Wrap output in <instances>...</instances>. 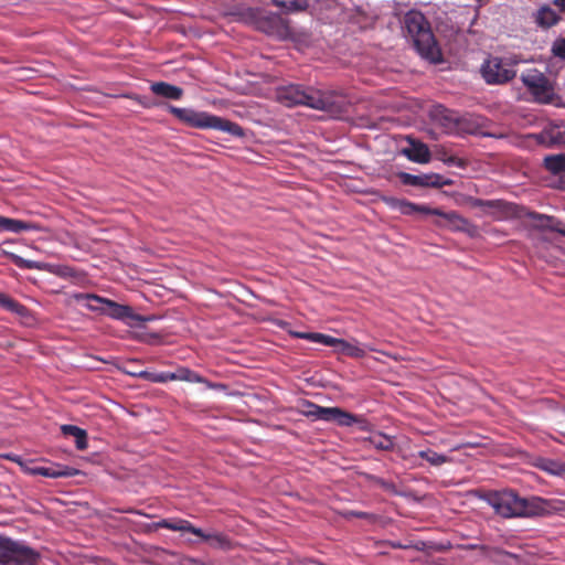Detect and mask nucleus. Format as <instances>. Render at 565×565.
Listing matches in <instances>:
<instances>
[{"label":"nucleus","instance_id":"f257e3e1","mask_svg":"<svg viewBox=\"0 0 565 565\" xmlns=\"http://www.w3.org/2000/svg\"><path fill=\"white\" fill-rule=\"evenodd\" d=\"M277 100L287 106H308L313 109L326 111L330 117L343 120H351L358 127L376 128L377 119L383 117H364L361 113L366 108V103L361 102L353 105L348 96L333 92H322L313 87H303L290 84L279 87L276 93Z\"/></svg>","mask_w":565,"mask_h":565},{"label":"nucleus","instance_id":"f03ea898","mask_svg":"<svg viewBox=\"0 0 565 565\" xmlns=\"http://www.w3.org/2000/svg\"><path fill=\"white\" fill-rule=\"evenodd\" d=\"M479 499L505 519L542 516L550 509V502L546 499L535 495L524 498L511 490L488 491L480 494Z\"/></svg>","mask_w":565,"mask_h":565},{"label":"nucleus","instance_id":"7ed1b4c3","mask_svg":"<svg viewBox=\"0 0 565 565\" xmlns=\"http://www.w3.org/2000/svg\"><path fill=\"white\" fill-rule=\"evenodd\" d=\"M428 115L446 135L461 138L468 135L477 137L490 136L482 130L477 119L471 115L460 116L457 111L450 110L440 104L430 106Z\"/></svg>","mask_w":565,"mask_h":565},{"label":"nucleus","instance_id":"20e7f679","mask_svg":"<svg viewBox=\"0 0 565 565\" xmlns=\"http://www.w3.org/2000/svg\"><path fill=\"white\" fill-rule=\"evenodd\" d=\"M404 26L422 57L433 63L441 61L440 50L423 13L407 12L404 18Z\"/></svg>","mask_w":565,"mask_h":565},{"label":"nucleus","instance_id":"39448f33","mask_svg":"<svg viewBox=\"0 0 565 565\" xmlns=\"http://www.w3.org/2000/svg\"><path fill=\"white\" fill-rule=\"evenodd\" d=\"M73 298L88 310L122 321L130 327H136L150 320V318L135 313L129 306L120 305L95 294L78 292Z\"/></svg>","mask_w":565,"mask_h":565},{"label":"nucleus","instance_id":"423d86ee","mask_svg":"<svg viewBox=\"0 0 565 565\" xmlns=\"http://www.w3.org/2000/svg\"><path fill=\"white\" fill-rule=\"evenodd\" d=\"M167 110L182 124L196 129H214L228 132L234 137H243V129L237 124L223 119L206 111L190 107L167 105Z\"/></svg>","mask_w":565,"mask_h":565},{"label":"nucleus","instance_id":"0eeeda50","mask_svg":"<svg viewBox=\"0 0 565 565\" xmlns=\"http://www.w3.org/2000/svg\"><path fill=\"white\" fill-rule=\"evenodd\" d=\"M299 414L312 420L335 423L342 427H351L361 422L360 417L345 412L340 407H324L308 399L301 401Z\"/></svg>","mask_w":565,"mask_h":565},{"label":"nucleus","instance_id":"6e6552de","mask_svg":"<svg viewBox=\"0 0 565 565\" xmlns=\"http://www.w3.org/2000/svg\"><path fill=\"white\" fill-rule=\"evenodd\" d=\"M40 553L25 542L0 535L1 565H36Z\"/></svg>","mask_w":565,"mask_h":565},{"label":"nucleus","instance_id":"1a4fd4ad","mask_svg":"<svg viewBox=\"0 0 565 565\" xmlns=\"http://www.w3.org/2000/svg\"><path fill=\"white\" fill-rule=\"evenodd\" d=\"M381 201L391 210L397 211L403 215L420 213L424 215L441 216L449 222L463 221V218L455 211L444 212L439 209H433L424 204H417L405 199H398L391 195H382Z\"/></svg>","mask_w":565,"mask_h":565},{"label":"nucleus","instance_id":"9d476101","mask_svg":"<svg viewBox=\"0 0 565 565\" xmlns=\"http://www.w3.org/2000/svg\"><path fill=\"white\" fill-rule=\"evenodd\" d=\"M521 81L526 89L541 104H551L555 97L553 83L539 70L529 68L521 74Z\"/></svg>","mask_w":565,"mask_h":565},{"label":"nucleus","instance_id":"9b49d317","mask_svg":"<svg viewBox=\"0 0 565 565\" xmlns=\"http://www.w3.org/2000/svg\"><path fill=\"white\" fill-rule=\"evenodd\" d=\"M483 79L491 85L504 84L515 76V71L508 67L499 57H489L480 68Z\"/></svg>","mask_w":565,"mask_h":565},{"label":"nucleus","instance_id":"f8f14e48","mask_svg":"<svg viewBox=\"0 0 565 565\" xmlns=\"http://www.w3.org/2000/svg\"><path fill=\"white\" fill-rule=\"evenodd\" d=\"M397 177L404 185L415 188H443L451 184L449 179L438 173L412 174L408 172H398Z\"/></svg>","mask_w":565,"mask_h":565},{"label":"nucleus","instance_id":"ddd939ff","mask_svg":"<svg viewBox=\"0 0 565 565\" xmlns=\"http://www.w3.org/2000/svg\"><path fill=\"white\" fill-rule=\"evenodd\" d=\"M30 473L43 476L46 478H71L77 476L79 470L70 466L53 463L50 466H36L30 469Z\"/></svg>","mask_w":565,"mask_h":565},{"label":"nucleus","instance_id":"4468645a","mask_svg":"<svg viewBox=\"0 0 565 565\" xmlns=\"http://www.w3.org/2000/svg\"><path fill=\"white\" fill-rule=\"evenodd\" d=\"M44 226L36 222L10 218L0 215V232L19 234L22 232H43Z\"/></svg>","mask_w":565,"mask_h":565},{"label":"nucleus","instance_id":"2eb2a0df","mask_svg":"<svg viewBox=\"0 0 565 565\" xmlns=\"http://www.w3.org/2000/svg\"><path fill=\"white\" fill-rule=\"evenodd\" d=\"M256 29L269 35L280 34L285 29L281 17L274 12H268L262 9V14L258 19Z\"/></svg>","mask_w":565,"mask_h":565},{"label":"nucleus","instance_id":"dca6fc26","mask_svg":"<svg viewBox=\"0 0 565 565\" xmlns=\"http://www.w3.org/2000/svg\"><path fill=\"white\" fill-rule=\"evenodd\" d=\"M150 530L168 529L175 532H188L192 534H201V529L194 526L190 521L184 519H162L149 525Z\"/></svg>","mask_w":565,"mask_h":565},{"label":"nucleus","instance_id":"f3484780","mask_svg":"<svg viewBox=\"0 0 565 565\" xmlns=\"http://www.w3.org/2000/svg\"><path fill=\"white\" fill-rule=\"evenodd\" d=\"M399 154L419 164L428 163L431 160V151L427 143H408L407 147L401 149Z\"/></svg>","mask_w":565,"mask_h":565},{"label":"nucleus","instance_id":"a211bd4d","mask_svg":"<svg viewBox=\"0 0 565 565\" xmlns=\"http://www.w3.org/2000/svg\"><path fill=\"white\" fill-rule=\"evenodd\" d=\"M334 350L338 353L355 359H362L366 355L367 351H374L371 347L361 345L356 340L347 341L344 339H339Z\"/></svg>","mask_w":565,"mask_h":565},{"label":"nucleus","instance_id":"6ab92c4d","mask_svg":"<svg viewBox=\"0 0 565 565\" xmlns=\"http://www.w3.org/2000/svg\"><path fill=\"white\" fill-rule=\"evenodd\" d=\"M201 540L209 543L213 548L221 551H230L233 548V542L231 539L221 532H205L201 529V534H195Z\"/></svg>","mask_w":565,"mask_h":565},{"label":"nucleus","instance_id":"aec40b11","mask_svg":"<svg viewBox=\"0 0 565 565\" xmlns=\"http://www.w3.org/2000/svg\"><path fill=\"white\" fill-rule=\"evenodd\" d=\"M150 90L159 97L179 100L183 96V89L179 86L172 85L167 82H154L150 85Z\"/></svg>","mask_w":565,"mask_h":565},{"label":"nucleus","instance_id":"412c9836","mask_svg":"<svg viewBox=\"0 0 565 565\" xmlns=\"http://www.w3.org/2000/svg\"><path fill=\"white\" fill-rule=\"evenodd\" d=\"M531 218L535 221V225L541 230H550L565 236V226H562V222L554 217L540 213H531Z\"/></svg>","mask_w":565,"mask_h":565},{"label":"nucleus","instance_id":"4be33fe9","mask_svg":"<svg viewBox=\"0 0 565 565\" xmlns=\"http://www.w3.org/2000/svg\"><path fill=\"white\" fill-rule=\"evenodd\" d=\"M561 17L548 6L541 7L534 13V22L543 29H550L559 21Z\"/></svg>","mask_w":565,"mask_h":565},{"label":"nucleus","instance_id":"5701e85b","mask_svg":"<svg viewBox=\"0 0 565 565\" xmlns=\"http://www.w3.org/2000/svg\"><path fill=\"white\" fill-rule=\"evenodd\" d=\"M535 467L551 476H565V462L559 460L540 457L535 460Z\"/></svg>","mask_w":565,"mask_h":565},{"label":"nucleus","instance_id":"b1692460","mask_svg":"<svg viewBox=\"0 0 565 565\" xmlns=\"http://www.w3.org/2000/svg\"><path fill=\"white\" fill-rule=\"evenodd\" d=\"M61 431L64 436H72L75 438V446L78 450L87 448V433L75 425H62Z\"/></svg>","mask_w":565,"mask_h":565},{"label":"nucleus","instance_id":"393cba45","mask_svg":"<svg viewBox=\"0 0 565 565\" xmlns=\"http://www.w3.org/2000/svg\"><path fill=\"white\" fill-rule=\"evenodd\" d=\"M234 14L237 17V20L256 28L262 14V8L242 7L237 8Z\"/></svg>","mask_w":565,"mask_h":565},{"label":"nucleus","instance_id":"a878e982","mask_svg":"<svg viewBox=\"0 0 565 565\" xmlns=\"http://www.w3.org/2000/svg\"><path fill=\"white\" fill-rule=\"evenodd\" d=\"M0 308L20 317H26L29 315V310L25 306L3 292H0Z\"/></svg>","mask_w":565,"mask_h":565},{"label":"nucleus","instance_id":"bb28decb","mask_svg":"<svg viewBox=\"0 0 565 565\" xmlns=\"http://www.w3.org/2000/svg\"><path fill=\"white\" fill-rule=\"evenodd\" d=\"M168 377L170 380H179L189 383H207L203 376L188 367H180L175 372L170 373Z\"/></svg>","mask_w":565,"mask_h":565},{"label":"nucleus","instance_id":"cd10ccee","mask_svg":"<svg viewBox=\"0 0 565 565\" xmlns=\"http://www.w3.org/2000/svg\"><path fill=\"white\" fill-rule=\"evenodd\" d=\"M273 3L287 13L305 11L309 7V0H271Z\"/></svg>","mask_w":565,"mask_h":565},{"label":"nucleus","instance_id":"c85d7f7f","mask_svg":"<svg viewBox=\"0 0 565 565\" xmlns=\"http://www.w3.org/2000/svg\"><path fill=\"white\" fill-rule=\"evenodd\" d=\"M544 166L553 174L561 173L565 170V153L546 156L544 158Z\"/></svg>","mask_w":565,"mask_h":565},{"label":"nucleus","instance_id":"c756f323","mask_svg":"<svg viewBox=\"0 0 565 565\" xmlns=\"http://www.w3.org/2000/svg\"><path fill=\"white\" fill-rule=\"evenodd\" d=\"M417 456L422 459H425L434 467H439L449 460L448 456L436 452L431 449L419 450Z\"/></svg>","mask_w":565,"mask_h":565},{"label":"nucleus","instance_id":"7c9ffc66","mask_svg":"<svg viewBox=\"0 0 565 565\" xmlns=\"http://www.w3.org/2000/svg\"><path fill=\"white\" fill-rule=\"evenodd\" d=\"M435 154L437 159L441 160L448 167H457V168H465L466 167V160L458 158L454 154H447V152L444 150L443 147L435 149Z\"/></svg>","mask_w":565,"mask_h":565},{"label":"nucleus","instance_id":"2f4dec72","mask_svg":"<svg viewBox=\"0 0 565 565\" xmlns=\"http://www.w3.org/2000/svg\"><path fill=\"white\" fill-rule=\"evenodd\" d=\"M11 262L21 269H43L44 265L41 262L25 259L17 254L9 253L8 254Z\"/></svg>","mask_w":565,"mask_h":565},{"label":"nucleus","instance_id":"473e14b6","mask_svg":"<svg viewBox=\"0 0 565 565\" xmlns=\"http://www.w3.org/2000/svg\"><path fill=\"white\" fill-rule=\"evenodd\" d=\"M468 204L473 209H480L483 212H491L497 210L500 206V202L495 200H482L479 198L470 196L468 199Z\"/></svg>","mask_w":565,"mask_h":565},{"label":"nucleus","instance_id":"72a5a7b5","mask_svg":"<svg viewBox=\"0 0 565 565\" xmlns=\"http://www.w3.org/2000/svg\"><path fill=\"white\" fill-rule=\"evenodd\" d=\"M372 446L380 450H390L394 447V440L392 437L385 434H375L370 438Z\"/></svg>","mask_w":565,"mask_h":565},{"label":"nucleus","instance_id":"f704fd0d","mask_svg":"<svg viewBox=\"0 0 565 565\" xmlns=\"http://www.w3.org/2000/svg\"><path fill=\"white\" fill-rule=\"evenodd\" d=\"M551 52L553 56L558 57L559 60H565V36L564 38H557L551 47Z\"/></svg>","mask_w":565,"mask_h":565},{"label":"nucleus","instance_id":"c9c22d12","mask_svg":"<svg viewBox=\"0 0 565 565\" xmlns=\"http://www.w3.org/2000/svg\"><path fill=\"white\" fill-rule=\"evenodd\" d=\"M291 335L297 339L308 340L310 342L318 343L319 332H301L295 331L291 332Z\"/></svg>","mask_w":565,"mask_h":565},{"label":"nucleus","instance_id":"e433bc0d","mask_svg":"<svg viewBox=\"0 0 565 565\" xmlns=\"http://www.w3.org/2000/svg\"><path fill=\"white\" fill-rule=\"evenodd\" d=\"M338 342H339V338H333V337L324 334V333H319L318 343H320V344L335 349V345Z\"/></svg>","mask_w":565,"mask_h":565},{"label":"nucleus","instance_id":"4c0bfd02","mask_svg":"<svg viewBox=\"0 0 565 565\" xmlns=\"http://www.w3.org/2000/svg\"><path fill=\"white\" fill-rule=\"evenodd\" d=\"M373 480H374V482L377 486H380L384 490H387V491H391V492H395V486H394L393 482L387 481V480H385L383 478H379V477H373Z\"/></svg>","mask_w":565,"mask_h":565},{"label":"nucleus","instance_id":"58836bf2","mask_svg":"<svg viewBox=\"0 0 565 565\" xmlns=\"http://www.w3.org/2000/svg\"><path fill=\"white\" fill-rule=\"evenodd\" d=\"M497 554L498 556H500V558L504 559V558H511L513 559L516 564L520 563L521 561V556L519 554H515V553H512V552H508V551H503V550H499L497 551Z\"/></svg>","mask_w":565,"mask_h":565},{"label":"nucleus","instance_id":"ea45409f","mask_svg":"<svg viewBox=\"0 0 565 565\" xmlns=\"http://www.w3.org/2000/svg\"><path fill=\"white\" fill-rule=\"evenodd\" d=\"M393 141H407V142H411V141H419L417 138L413 137L412 135H404V136H399V138H395L393 137Z\"/></svg>","mask_w":565,"mask_h":565},{"label":"nucleus","instance_id":"a19ab883","mask_svg":"<svg viewBox=\"0 0 565 565\" xmlns=\"http://www.w3.org/2000/svg\"><path fill=\"white\" fill-rule=\"evenodd\" d=\"M554 4L562 11L565 12V0H554Z\"/></svg>","mask_w":565,"mask_h":565},{"label":"nucleus","instance_id":"79ce46f5","mask_svg":"<svg viewBox=\"0 0 565 565\" xmlns=\"http://www.w3.org/2000/svg\"><path fill=\"white\" fill-rule=\"evenodd\" d=\"M392 547L394 548H402V550H406L408 548L409 546L408 545H404L402 544L401 542H391L390 543Z\"/></svg>","mask_w":565,"mask_h":565},{"label":"nucleus","instance_id":"37998d69","mask_svg":"<svg viewBox=\"0 0 565 565\" xmlns=\"http://www.w3.org/2000/svg\"><path fill=\"white\" fill-rule=\"evenodd\" d=\"M4 458L15 461L18 463H21L20 457L17 455L8 454V455H4Z\"/></svg>","mask_w":565,"mask_h":565},{"label":"nucleus","instance_id":"c03bdc74","mask_svg":"<svg viewBox=\"0 0 565 565\" xmlns=\"http://www.w3.org/2000/svg\"><path fill=\"white\" fill-rule=\"evenodd\" d=\"M354 515H356L358 518H364L366 515V513L358 512V513H354Z\"/></svg>","mask_w":565,"mask_h":565},{"label":"nucleus","instance_id":"a18cd8bd","mask_svg":"<svg viewBox=\"0 0 565 565\" xmlns=\"http://www.w3.org/2000/svg\"><path fill=\"white\" fill-rule=\"evenodd\" d=\"M475 1L479 4V7L483 6V3H484V0H475Z\"/></svg>","mask_w":565,"mask_h":565},{"label":"nucleus","instance_id":"49530a36","mask_svg":"<svg viewBox=\"0 0 565 565\" xmlns=\"http://www.w3.org/2000/svg\"><path fill=\"white\" fill-rule=\"evenodd\" d=\"M420 545H422V546L416 545V546H415V547H416V550L422 551V550H423V546H424V543H420Z\"/></svg>","mask_w":565,"mask_h":565},{"label":"nucleus","instance_id":"de8ad7c7","mask_svg":"<svg viewBox=\"0 0 565 565\" xmlns=\"http://www.w3.org/2000/svg\"><path fill=\"white\" fill-rule=\"evenodd\" d=\"M536 141H537V142H541V141H544V140H543V138L537 137V138H536Z\"/></svg>","mask_w":565,"mask_h":565},{"label":"nucleus","instance_id":"09e8293b","mask_svg":"<svg viewBox=\"0 0 565 565\" xmlns=\"http://www.w3.org/2000/svg\"><path fill=\"white\" fill-rule=\"evenodd\" d=\"M93 306H102V305L98 302H93Z\"/></svg>","mask_w":565,"mask_h":565},{"label":"nucleus","instance_id":"8fccbe9b","mask_svg":"<svg viewBox=\"0 0 565 565\" xmlns=\"http://www.w3.org/2000/svg\"><path fill=\"white\" fill-rule=\"evenodd\" d=\"M564 233H565V231H564Z\"/></svg>","mask_w":565,"mask_h":565}]
</instances>
